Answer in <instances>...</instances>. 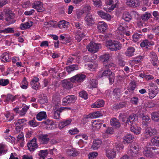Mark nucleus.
<instances>
[{"mask_svg":"<svg viewBox=\"0 0 159 159\" xmlns=\"http://www.w3.org/2000/svg\"><path fill=\"white\" fill-rule=\"evenodd\" d=\"M106 47L111 51H116L122 48L120 42L112 40H109L106 42Z\"/></svg>","mask_w":159,"mask_h":159,"instance_id":"f257e3e1","label":"nucleus"},{"mask_svg":"<svg viewBox=\"0 0 159 159\" xmlns=\"http://www.w3.org/2000/svg\"><path fill=\"white\" fill-rule=\"evenodd\" d=\"M119 118L122 122H124L123 124L126 126L128 125L132 126L135 119V116L133 115H130L129 117L126 118L125 116L122 113L120 114Z\"/></svg>","mask_w":159,"mask_h":159,"instance_id":"f03ea898","label":"nucleus"},{"mask_svg":"<svg viewBox=\"0 0 159 159\" xmlns=\"http://www.w3.org/2000/svg\"><path fill=\"white\" fill-rule=\"evenodd\" d=\"M101 71L99 73V76L100 77L104 76H107L109 78L110 83L112 84L114 80V74L112 73L109 69H106Z\"/></svg>","mask_w":159,"mask_h":159,"instance_id":"7ed1b4c3","label":"nucleus"},{"mask_svg":"<svg viewBox=\"0 0 159 159\" xmlns=\"http://www.w3.org/2000/svg\"><path fill=\"white\" fill-rule=\"evenodd\" d=\"M126 25L125 23H121L119 25L117 30H116V33L118 34V39H120L124 37V33L127 28Z\"/></svg>","mask_w":159,"mask_h":159,"instance_id":"20e7f679","label":"nucleus"},{"mask_svg":"<svg viewBox=\"0 0 159 159\" xmlns=\"http://www.w3.org/2000/svg\"><path fill=\"white\" fill-rule=\"evenodd\" d=\"M101 47V45L100 44L93 42H90L87 46V48L88 51L92 53L97 52Z\"/></svg>","mask_w":159,"mask_h":159,"instance_id":"39448f33","label":"nucleus"},{"mask_svg":"<svg viewBox=\"0 0 159 159\" xmlns=\"http://www.w3.org/2000/svg\"><path fill=\"white\" fill-rule=\"evenodd\" d=\"M26 120L25 118L18 119L15 122V129L16 131L18 132H20L22 130L23 128V126L26 124Z\"/></svg>","mask_w":159,"mask_h":159,"instance_id":"423d86ee","label":"nucleus"},{"mask_svg":"<svg viewBox=\"0 0 159 159\" xmlns=\"http://www.w3.org/2000/svg\"><path fill=\"white\" fill-rule=\"evenodd\" d=\"M139 148L137 145L132 144L128 149L127 153L132 157H135L139 153Z\"/></svg>","mask_w":159,"mask_h":159,"instance_id":"0eeeda50","label":"nucleus"},{"mask_svg":"<svg viewBox=\"0 0 159 159\" xmlns=\"http://www.w3.org/2000/svg\"><path fill=\"white\" fill-rule=\"evenodd\" d=\"M39 78L35 76H33L30 82V85L31 88L36 90H39L40 89V84L39 81Z\"/></svg>","mask_w":159,"mask_h":159,"instance_id":"6e6552de","label":"nucleus"},{"mask_svg":"<svg viewBox=\"0 0 159 159\" xmlns=\"http://www.w3.org/2000/svg\"><path fill=\"white\" fill-rule=\"evenodd\" d=\"M157 133V131L155 129H152L151 127L147 128L145 131V136L142 138V140H146L148 137L156 135Z\"/></svg>","mask_w":159,"mask_h":159,"instance_id":"1a4fd4ad","label":"nucleus"},{"mask_svg":"<svg viewBox=\"0 0 159 159\" xmlns=\"http://www.w3.org/2000/svg\"><path fill=\"white\" fill-rule=\"evenodd\" d=\"M77 99L76 96L74 95L66 96L62 100V105L66 106L69 103H74Z\"/></svg>","mask_w":159,"mask_h":159,"instance_id":"9d476101","label":"nucleus"},{"mask_svg":"<svg viewBox=\"0 0 159 159\" xmlns=\"http://www.w3.org/2000/svg\"><path fill=\"white\" fill-rule=\"evenodd\" d=\"M85 77L84 74H78L70 78V80L73 83H80L83 81Z\"/></svg>","mask_w":159,"mask_h":159,"instance_id":"9b49d317","label":"nucleus"},{"mask_svg":"<svg viewBox=\"0 0 159 159\" xmlns=\"http://www.w3.org/2000/svg\"><path fill=\"white\" fill-rule=\"evenodd\" d=\"M36 140V139L34 138L28 143L27 146L30 151H34L38 148V145Z\"/></svg>","mask_w":159,"mask_h":159,"instance_id":"f8f14e48","label":"nucleus"},{"mask_svg":"<svg viewBox=\"0 0 159 159\" xmlns=\"http://www.w3.org/2000/svg\"><path fill=\"white\" fill-rule=\"evenodd\" d=\"M50 135V133L41 134L39 136V140L42 144H47L49 141Z\"/></svg>","mask_w":159,"mask_h":159,"instance_id":"ddd939ff","label":"nucleus"},{"mask_svg":"<svg viewBox=\"0 0 159 159\" xmlns=\"http://www.w3.org/2000/svg\"><path fill=\"white\" fill-rule=\"evenodd\" d=\"M106 155L109 159H113L116 156V151L114 148H108L106 150Z\"/></svg>","mask_w":159,"mask_h":159,"instance_id":"4468645a","label":"nucleus"},{"mask_svg":"<svg viewBox=\"0 0 159 159\" xmlns=\"http://www.w3.org/2000/svg\"><path fill=\"white\" fill-rule=\"evenodd\" d=\"M97 14L102 18L108 21L110 20L112 18L111 16L109 14L102 10L97 11Z\"/></svg>","mask_w":159,"mask_h":159,"instance_id":"2eb2a0df","label":"nucleus"},{"mask_svg":"<svg viewBox=\"0 0 159 159\" xmlns=\"http://www.w3.org/2000/svg\"><path fill=\"white\" fill-rule=\"evenodd\" d=\"M126 4L128 6L131 7H136L140 4L139 0H127Z\"/></svg>","mask_w":159,"mask_h":159,"instance_id":"dca6fc26","label":"nucleus"},{"mask_svg":"<svg viewBox=\"0 0 159 159\" xmlns=\"http://www.w3.org/2000/svg\"><path fill=\"white\" fill-rule=\"evenodd\" d=\"M105 103L103 100H98L92 104L91 107L92 108H99L103 106Z\"/></svg>","mask_w":159,"mask_h":159,"instance_id":"f3484780","label":"nucleus"},{"mask_svg":"<svg viewBox=\"0 0 159 159\" xmlns=\"http://www.w3.org/2000/svg\"><path fill=\"white\" fill-rule=\"evenodd\" d=\"M71 119L64 120L60 121L58 124V126L60 129H63L65 126L70 125L71 122Z\"/></svg>","mask_w":159,"mask_h":159,"instance_id":"a211bd4d","label":"nucleus"},{"mask_svg":"<svg viewBox=\"0 0 159 159\" xmlns=\"http://www.w3.org/2000/svg\"><path fill=\"white\" fill-rule=\"evenodd\" d=\"M32 7L39 12H42L44 10V8L41 5V2L39 1L34 2L32 5Z\"/></svg>","mask_w":159,"mask_h":159,"instance_id":"6ab92c4d","label":"nucleus"},{"mask_svg":"<svg viewBox=\"0 0 159 159\" xmlns=\"http://www.w3.org/2000/svg\"><path fill=\"white\" fill-rule=\"evenodd\" d=\"M107 25L104 22H100L98 23L97 28L100 32H105L107 29Z\"/></svg>","mask_w":159,"mask_h":159,"instance_id":"aec40b11","label":"nucleus"},{"mask_svg":"<svg viewBox=\"0 0 159 159\" xmlns=\"http://www.w3.org/2000/svg\"><path fill=\"white\" fill-rule=\"evenodd\" d=\"M62 86L66 89H69L73 87L72 83L68 79H65L61 81Z\"/></svg>","mask_w":159,"mask_h":159,"instance_id":"412c9836","label":"nucleus"},{"mask_svg":"<svg viewBox=\"0 0 159 159\" xmlns=\"http://www.w3.org/2000/svg\"><path fill=\"white\" fill-rule=\"evenodd\" d=\"M47 115L46 112L41 111L39 112L36 115V118L37 120L39 121L47 119Z\"/></svg>","mask_w":159,"mask_h":159,"instance_id":"4be33fe9","label":"nucleus"},{"mask_svg":"<svg viewBox=\"0 0 159 159\" xmlns=\"http://www.w3.org/2000/svg\"><path fill=\"white\" fill-rule=\"evenodd\" d=\"M94 20L95 19L93 16L90 14H88L85 17V20L87 25H92Z\"/></svg>","mask_w":159,"mask_h":159,"instance_id":"5701e85b","label":"nucleus"},{"mask_svg":"<svg viewBox=\"0 0 159 159\" xmlns=\"http://www.w3.org/2000/svg\"><path fill=\"white\" fill-rule=\"evenodd\" d=\"M1 60L4 62H9L11 60L10 54L7 52L3 53L1 56Z\"/></svg>","mask_w":159,"mask_h":159,"instance_id":"b1692460","label":"nucleus"},{"mask_svg":"<svg viewBox=\"0 0 159 159\" xmlns=\"http://www.w3.org/2000/svg\"><path fill=\"white\" fill-rule=\"evenodd\" d=\"M150 56L151 57V61L152 64L154 66H156L157 63V57L154 52H152L150 53Z\"/></svg>","mask_w":159,"mask_h":159,"instance_id":"393cba45","label":"nucleus"},{"mask_svg":"<svg viewBox=\"0 0 159 159\" xmlns=\"http://www.w3.org/2000/svg\"><path fill=\"white\" fill-rule=\"evenodd\" d=\"M102 143V141L100 139L94 140L93 141L91 148L94 150L98 149L100 147Z\"/></svg>","mask_w":159,"mask_h":159,"instance_id":"a878e982","label":"nucleus"},{"mask_svg":"<svg viewBox=\"0 0 159 159\" xmlns=\"http://www.w3.org/2000/svg\"><path fill=\"white\" fill-rule=\"evenodd\" d=\"M69 24V22L65 20L60 21L58 23L59 28L61 29H64L65 30L67 29Z\"/></svg>","mask_w":159,"mask_h":159,"instance_id":"bb28decb","label":"nucleus"},{"mask_svg":"<svg viewBox=\"0 0 159 159\" xmlns=\"http://www.w3.org/2000/svg\"><path fill=\"white\" fill-rule=\"evenodd\" d=\"M134 136L130 134H126L123 137V142L124 143H129L134 139Z\"/></svg>","mask_w":159,"mask_h":159,"instance_id":"cd10ccee","label":"nucleus"},{"mask_svg":"<svg viewBox=\"0 0 159 159\" xmlns=\"http://www.w3.org/2000/svg\"><path fill=\"white\" fill-rule=\"evenodd\" d=\"M154 43L153 42L149 41L147 39L143 40L140 43V46L142 48L146 47L148 48L150 46L153 45Z\"/></svg>","mask_w":159,"mask_h":159,"instance_id":"c85d7f7f","label":"nucleus"},{"mask_svg":"<svg viewBox=\"0 0 159 159\" xmlns=\"http://www.w3.org/2000/svg\"><path fill=\"white\" fill-rule=\"evenodd\" d=\"M102 125V123H99L95 120L92 122V129L94 130H98L100 128Z\"/></svg>","mask_w":159,"mask_h":159,"instance_id":"c756f323","label":"nucleus"},{"mask_svg":"<svg viewBox=\"0 0 159 159\" xmlns=\"http://www.w3.org/2000/svg\"><path fill=\"white\" fill-rule=\"evenodd\" d=\"M135 51V49L134 48L130 47H128L125 52V55L128 57H132L133 56Z\"/></svg>","mask_w":159,"mask_h":159,"instance_id":"7c9ffc66","label":"nucleus"},{"mask_svg":"<svg viewBox=\"0 0 159 159\" xmlns=\"http://www.w3.org/2000/svg\"><path fill=\"white\" fill-rule=\"evenodd\" d=\"M151 150V148H148L145 149L143 151L144 156L148 158H151L153 157V153Z\"/></svg>","mask_w":159,"mask_h":159,"instance_id":"2f4dec72","label":"nucleus"},{"mask_svg":"<svg viewBox=\"0 0 159 159\" xmlns=\"http://www.w3.org/2000/svg\"><path fill=\"white\" fill-rule=\"evenodd\" d=\"M5 19L6 21H10L11 20V22L10 23L12 24L16 21V20H13L15 17V15L13 13H7L6 15Z\"/></svg>","mask_w":159,"mask_h":159,"instance_id":"473e14b6","label":"nucleus"},{"mask_svg":"<svg viewBox=\"0 0 159 159\" xmlns=\"http://www.w3.org/2000/svg\"><path fill=\"white\" fill-rule=\"evenodd\" d=\"M110 124L112 126L116 128L119 127L120 125V122L116 118L111 119L110 120Z\"/></svg>","mask_w":159,"mask_h":159,"instance_id":"72a5a7b5","label":"nucleus"},{"mask_svg":"<svg viewBox=\"0 0 159 159\" xmlns=\"http://www.w3.org/2000/svg\"><path fill=\"white\" fill-rule=\"evenodd\" d=\"M122 18L125 21H129L132 19V16L129 12L125 11L122 15Z\"/></svg>","mask_w":159,"mask_h":159,"instance_id":"f704fd0d","label":"nucleus"},{"mask_svg":"<svg viewBox=\"0 0 159 159\" xmlns=\"http://www.w3.org/2000/svg\"><path fill=\"white\" fill-rule=\"evenodd\" d=\"M67 152L69 156L73 157L76 156L80 153L78 151L75 150L74 148L67 149Z\"/></svg>","mask_w":159,"mask_h":159,"instance_id":"c9c22d12","label":"nucleus"},{"mask_svg":"<svg viewBox=\"0 0 159 159\" xmlns=\"http://www.w3.org/2000/svg\"><path fill=\"white\" fill-rule=\"evenodd\" d=\"M48 151L47 149L41 150L39 151L38 155L39 157V159H45V157L48 155Z\"/></svg>","mask_w":159,"mask_h":159,"instance_id":"e433bc0d","label":"nucleus"},{"mask_svg":"<svg viewBox=\"0 0 159 159\" xmlns=\"http://www.w3.org/2000/svg\"><path fill=\"white\" fill-rule=\"evenodd\" d=\"M33 22L31 21H28L24 24H21L20 25V28L21 30L27 29L30 28L33 25Z\"/></svg>","mask_w":159,"mask_h":159,"instance_id":"4c0bfd02","label":"nucleus"},{"mask_svg":"<svg viewBox=\"0 0 159 159\" xmlns=\"http://www.w3.org/2000/svg\"><path fill=\"white\" fill-rule=\"evenodd\" d=\"M85 37L83 32L78 31L75 35V39L78 42H80Z\"/></svg>","mask_w":159,"mask_h":159,"instance_id":"58836bf2","label":"nucleus"},{"mask_svg":"<svg viewBox=\"0 0 159 159\" xmlns=\"http://www.w3.org/2000/svg\"><path fill=\"white\" fill-rule=\"evenodd\" d=\"M110 57V55L109 54L106 53L100 56V58L101 60L103 61L104 63H105L108 62L109 61Z\"/></svg>","mask_w":159,"mask_h":159,"instance_id":"ea45409f","label":"nucleus"},{"mask_svg":"<svg viewBox=\"0 0 159 159\" xmlns=\"http://www.w3.org/2000/svg\"><path fill=\"white\" fill-rule=\"evenodd\" d=\"M149 90L148 94L150 99L153 98L158 93V90L157 89H155V90L149 89Z\"/></svg>","mask_w":159,"mask_h":159,"instance_id":"a19ab883","label":"nucleus"},{"mask_svg":"<svg viewBox=\"0 0 159 159\" xmlns=\"http://www.w3.org/2000/svg\"><path fill=\"white\" fill-rule=\"evenodd\" d=\"M77 69H78V66L76 65H72L66 67V70L68 74H70L72 71Z\"/></svg>","mask_w":159,"mask_h":159,"instance_id":"79ce46f5","label":"nucleus"},{"mask_svg":"<svg viewBox=\"0 0 159 159\" xmlns=\"http://www.w3.org/2000/svg\"><path fill=\"white\" fill-rule=\"evenodd\" d=\"M29 108V106H25L22 108L21 110L19 111L18 113L21 116H24Z\"/></svg>","mask_w":159,"mask_h":159,"instance_id":"37998d69","label":"nucleus"},{"mask_svg":"<svg viewBox=\"0 0 159 159\" xmlns=\"http://www.w3.org/2000/svg\"><path fill=\"white\" fill-rule=\"evenodd\" d=\"M28 83L26 80V78L24 77L20 84L21 88L24 89H26L28 88Z\"/></svg>","mask_w":159,"mask_h":159,"instance_id":"c03bdc74","label":"nucleus"},{"mask_svg":"<svg viewBox=\"0 0 159 159\" xmlns=\"http://www.w3.org/2000/svg\"><path fill=\"white\" fill-rule=\"evenodd\" d=\"M130 129L131 132L137 134H140L141 130L140 127L138 126H136L135 127L132 126L130 127Z\"/></svg>","mask_w":159,"mask_h":159,"instance_id":"a18cd8bd","label":"nucleus"},{"mask_svg":"<svg viewBox=\"0 0 159 159\" xmlns=\"http://www.w3.org/2000/svg\"><path fill=\"white\" fill-rule=\"evenodd\" d=\"M15 98L14 96L11 94H8L7 95L5 99L4 100V101L8 103L10 101L13 102L15 100Z\"/></svg>","mask_w":159,"mask_h":159,"instance_id":"49530a36","label":"nucleus"},{"mask_svg":"<svg viewBox=\"0 0 159 159\" xmlns=\"http://www.w3.org/2000/svg\"><path fill=\"white\" fill-rule=\"evenodd\" d=\"M152 119L155 121H159V111L154 112L151 114Z\"/></svg>","mask_w":159,"mask_h":159,"instance_id":"de8ad7c7","label":"nucleus"},{"mask_svg":"<svg viewBox=\"0 0 159 159\" xmlns=\"http://www.w3.org/2000/svg\"><path fill=\"white\" fill-rule=\"evenodd\" d=\"M61 111L59 108L56 111H54V112L53 117L56 119H59L60 118V113Z\"/></svg>","mask_w":159,"mask_h":159,"instance_id":"09e8293b","label":"nucleus"},{"mask_svg":"<svg viewBox=\"0 0 159 159\" xmlns=\"http://www.w3.org/2000/svg\"><path fill=\"white\" fill-rule=\"evenodd\" d=\"M91 9L90 5L89 4H85L83 8V13H88L90 11Z\"/></svg>","mask_w":159,"mask_h":159,"instance_id":"8fccbe9b","label":"nucleus"},{"mask_svg":"<svg viewBox=\"0 0 159 159\" xmlns=\"http://www.w3.org/2000/svg\"><path fill=\"white\" fill-rule=\"evenodd\" d=\"M114 96L117 99L120 97L121 94V91L118 88H115L113 91Z\"/></svg>","mask_w":159,"mask_h":159,"instance_id":"3c124183","label":"nucleus"},{"mask_svg":"<svg viewBox=\"0 0 159 159\" xmlns=\"http://www.w3.org/2000/svg\"><path fill=\"white\" fill-rule=\"evenodd\" d=\"M29 125L32 127H35L39 125V123L37 122L35 119L34 118L32 120H30L29 122Z\"/></svg>","mask_w":159,"mask_h":159,"instance_id":"603ef678","label":"nucleus"},{"mask_svg":"<svg viewBox=\"0 0 159 159\" xmlns=\"http://www.w3.org/2000/svg\"><path fill=\"white\" fill-rule=\"evenodd\" d=\"M153 144L159 146V137L155 136L151 140Z\"/></svg>","mask_w":159,"mask_h":159,"instance_id":"864d4df0","label":"nucleus"},{"mask_svg":"<svg viewBox=\"0 0 159 159\" xmlns=\"http://www.w3.org/2000/svg\"><path fill=\"white\" fill-rule=\"evenodd\" d=\"M14 32L13 29L12 28L8 27L5 29L0 30V33H13Z\"/></svg>","mask_w":159,"mask_h":159,"instance_id":"5fc2aeb1","label":"nucleus"},{"mask_svg":"<svg viewBox=\"0 0 159 159\" xmlns=\"http://www.w3.org/2000/svg\"><path fill=\"white\" fill-rule=\"evenodd\" d=\"M5 116L6 117L7 121H11L14 118V114L10 112L5 114Z\"/></svg>","mask_w":159,"mask_h":159,"instance_id":"6e6d98bb","label":"nucleus"},{"mask_svg":"<svg viewBox=\"0 0 159 159\" xmlns=\"http://www.w3.org/2000/svg\"><path fill=\"white\" fill-rule=\"evenodd\" d=\"M143 124L145 125H147L150 121V118L147 116H144L142 117Z\"/></svg>","mask_w":159,"mask_h":159,"instance_id":"4d7b16f0","label":"nucleus"},{"mask_svg":"<svg viewBox=\"0 0 159 159\" xmlns=\"http://www.w3.org/2000/svg\"><path fill=\"white\" fill-rule=\"evenodd\" d=\"M9 82V80L8 79H0V85L5 86L7 85Z\"/></svg>","mask_w":159,"mask_h":159,"instance_id":"13d9d810","label":"nucleus"},{"mask_svg":"<svg viewBox=\"0 0 159 159\" xmlns=\"http://www.w3.org/2000/svg\"><path fill=\"white\" fill-rule=\"evenodd\" d=\"M151 16V14L148 12H146L142 16V18L144 21H146Z\"/></svg>","mask_w":159,"mask_h":159,"instance_id":"bf43d9fd","label":"nucleus"},{"mask_svg":"<svg viewBox=\"0 0 159 159\" xmlns=\"http://www.w3.org/2000/svg\"><path fill=\"white\" fill-rule=\"evenodd\" d=\"M43 123L47 125V128H50V126H52L54 124V123L52 120H47L43 122Z\"/></svg>","mask_w":159,"mask_h":159,"instance_id":"052dcab7","label":"nucleus"},{"mask_svg":"<svg viewBox=\"0 0 159 159\" xmlns=\"http://www.w3.org/2000/svg\"><path fill=\"white\" fill-rule=\"evenodd\" d=\"M124 146L121 144H118L115 146V150H116V152H119L120 150L123 149L124 148Z\"/></svg>","mask_w":159,"mask_h":159,"instance_id":"680f3d73","label":"nucleus"},{"mask_svg":"<svg viewBox=\"0 0 159 159\" xmlns=\"http://www.w3.org/2000/svg\"><path fill=\"white\" fill-rule=\"evenodd\" d=\"M142 35L138 33H135L133 36L134 41L135 42H137L141 37Z\"/></svg>","mask_w":159,"mask_h":159,"instance_id":"e2e57ef3","label":"nucleus"},{"mask_svg":"<svg viewBox=\"0 0 159 159\" xmlns=\"http://www.w3.org/2000/svg\"><path fill=\"white\" fill-rule=\"evenodd\" d=\"M93 5L95 7H100L102 6L101 0H93Z\"/></svg>","mask_w":159,"mask_h":159,"instance_id":"0e129e2a","label":"nucleus"},{"mask_svg":"<svg viewBox=\"0 0 159 159\" xmlns=\"http://www.w3.org/2000/svg\"><path fill=\"white\" fill-rule=\"evenodd\" d=\"M116 7V4H113L111 6V7H107L103 8L107 12H111Z\"/></svg>","mask_w":159,"mask_h":159,"instance_id":"69168bd1","label":"nucleus"},{"mask_svg":"<svg viewBox=\"0 0 159 159\" xmlns=\"http://www.w3.org/2000/svg\"><path fill=\"white\" fill-rule=\"evenodd\" d=\"M79 95L80 97L84 98L85 99L88 98V94L85 91H83L80 92L79 93Z\"/></svg>","mask_w":159,"mask_h":159,"instance_id":"338daca9","label":"nucleus"},{"mask_svg":"<svg viewBox=\"0 0 159 159\" xmlns=\"http://www.w3.org/2000/svg\"><path fill=\"white\" fill-rule=\"evenodd\" d=\"M98 154L97 152H92L89 153L88 155V157L89 159H93L97 157Z\"/></svg>","mask_w":159,"mask_h":159,"instance_id":"774afa93","label":"nucleus"}]
</instances>
